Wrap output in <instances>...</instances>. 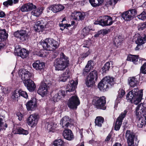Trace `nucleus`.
I'll list each match as a JSON object with an SVG mask.
<instances>
[{
    "instance_id": "f257e3e1",
    "label": "nucleus",
    "mask_w": 146,
    "mask_h": 146,
    "mask_svg": "<svg viewBox=\"0 0 146 146\" xmlns=\"http://www.w3.org/2000/svg\"><path fill=\"white\" fill-rule=\"evenodd\" d=\"M135 111L136 115L139 118L137 122L138 127L142 128V130L146 131V108L139 104Z\"/></svg>"
},
{
    "instance_id": "f03ea898",
    "label": "nucleus",
    "mask_w": 146,
    "mask_h": 146,
    "mask_svg": "<svg viewBox=\"0 0 146 146\" xmlns=\"http://www.w3.org/2000/svg\"><path fill=\"white\" fill-rule=\"evenodd\" d=\"M143 96V90H139L138 88H136L129 92L126 97L127 99L131 103L137 104L141 102Z\"/></svg>"
},
{
    "instance_id": "7ed1b4c3",
    "label": "nucleus",
    "mask_w": 146,
    "mask_h": 146,
    "mask_svg": "<svg viewBox=\"0 0 146 146\" xmlns=\"http://www.w3.org/2000/svg\"><path fill=\"white\" fill-rule=\"evenodd\" d=\"M115 78L111 76H106L104 78L98 83V88L100 90L104 92L108 91L113 87L115 82Z\"/></svg>"
},
{
    "instance_id": "20e7f679",
    "label": "nucleus",
    "mask_w": 146,
    "mask_h": 146,
    "mask_svg": "<svg viewBox=\"0 0 146 146\" xmlns=\"http://www.w3.org/2000/svg\"><path fill=\"white\" fill-rule=\"evenodd\" d=\"M106 98L105 96L100 97L94 96L92 98V103L97 109L105 110L106 109Z\"/></svg>"
},
{
    "instance_id": "39448f33",
    "label": "nucleus",
    "mask_w": 146,
    "mask_h": 146,
    "mask_svg": "<svg viewBox=\"0 0 146 146\" xmlns=\"http://www.w3.org/2000/svg\"><path fill=\"white\" fill-rule=\"evenodd\" d=\"M43 48L47 50H55L58 47V42L51 38H46L40 42Z\"/></svg>"
},
{
    "instance_id": "423d86ee",
    "label": "nucleus",
    "mask_w": 146,
    "mask_h": 146,
    "mask_svg": "<svg viewBox=\"0 0 146 146\" xmlns=\"http://www.w3.org/2000/svg\"><path fill=\"white\" fill-rule=\"evenodd\" d=\"M112 18L110 16L104 15L99 17L96 20L94 24L104 27L111 25L114 23Z\"/></svg>"
},
{
    "instance_id": "0eeeda50",
    "label": "nucleus",
    "mask_w": 146,
    "mask_h": 146,
    "mask_svg": "<svg viewBox=\"0 0 146 146\" xmlns=\"http://www.w3.org/2000/svg\"><path fill=\"white\" fill-rule=\"evenodd\" d=\"M98 78V73L96 70L91 72L87 76L85 80V84L88 87H92Z\"/></svg>"
},
{
    "instance_id": "6e6552de",
    "label": "nucleus",
    "mask_w": 146,
    "mask_h": 146,
    "mask_svg": "<svg viewBox=\"0 0 146 146\" xmlns=\"http://www.w3.org/2000/svg\"><path fill=\"white\" fill-rule=\"evenodd\" d=\"M137 14V11L135 9H130L122 13L121 16L126 21H130L132 20Z\"/></svg>"
},
{
    "instance_id": "1a4fd4ad",
    "label": "nucleus",
    "mask_w": 146,
    "mask_h": 146,
    "mask_svg": "<svg viewBox=\"0 0 146 146\" xmlns=\"http://www.w3.org/2000/svg\"><path fill=\"white\" fill-rule=\"evenodd\" d=\"M135 42L137 44L135 48L136 50H138L142 48L143 44L146 42V35L145 34H137Z\"/></svg>"
},
{
    "instance_id": "9d476101",
    "label": "nucleus",
    "mask_w": 146,
    "mask_h": 146,
    "mask_svg": "<svg viewBox=\"0 0 146 146\" xmlns=\"http://www.w3.org/2000/svg\"><path fill=\"white\" fill-rule=\"evenodd\" d=\"M78 84L77 80H72L70 81L67 85L66 90L65 91L66 95L70 96L74 94V91L77 88Z\"/></svg>"
},
{
    "instance_id": "9b49d317",
    "label": "nucleus",
    "mask_w": 146,
    "mask_h": 146,
    "mask_svg": "<svg viewBox=\"0 0 146 146\" xmlns=\"http://www.w3.org/2000/svg\"><path fill=\"white\" fill-rule=\"evenodd\" d=\"M80 104V102L77 96H72L69 99L67 103L68 107L71 109H76Z\"/></svg>"
},
{
    "instance_id": "f8f14e48",
    "label": "nucleus",
    "mask_w": 146,
    "mask_h": 146,
    "mask_svg": "<svg viewBox=\"0 0 146 146\" xmlns=\"http://www.w3.org/2000/svg\"><path fill=\"white\" fill-rule=\"evenodd\" d=\"M14 36L19 39L21 42H25L28 39L29 36L26 30H17L13 33Z\"/></svg>"
},
{
    "instance_id": "ddd939ff",
    "label": "nucleus",
    "mask_w": 146,
    "mask_h": 146,
    "mask_svg": "<svg viewBox=\"0 0 146 146\" xmlns=\"http://www.w3.org/2000/svg\"><path fill=\"white\" fill-rule=\"evenodd\" d=\"M15 53L18 56L25 58L28 56L29 51L24 48H21V46L17 44L15 47Z\"/></svg>"
},
{
    "instance_id": "4468645a",
    "label": "nucleus",
    "mask_w": 146,
    "mask_h": 146,
    "mask_svg": "<svg viewBox=\"0 0 146 146\" xmlns=\"http://www.w3.org/2000/svg\"><path fill=\"white\" fill-rule=\"evenodd\" d=\"M125 137L127 139L128 146H135L134 141L137 139L135 133L131 132L130 130H127L125 133Z\"/></svg>"
},
{
    "instance_id": "2eb2a0df",
    "label": "nucleus",
    "mask_w": 146,
    "mask_h": 146,
    "mask_svg": "<svg viewBox=\"0 0 146 146\" xmlns=\"http://www.w3.org/2000/svg\"><path fill=\"white\" fill-rule=\"evenodd\" d=\"M19 74L21 77L22 81L24 80L32 79L34 76L33 74L27 70L25 69H21L19 71Z\"/></svg>"
},
{
    "instance_id": "dca6fc26",
    "label": "nucleus",
    "mask_w": 146,
    "mask_h": 146,
    "mask_svg": "<svg viewBox=\"0 0 146 146\" xmlns=\"http://www.w3.org/2000/svg\"><path fill=\"white\" fill-rule=\"evenodd\" d=\"M127 112V110H125L117 118L114 126V129L115 130L118 131L119 129L122 125L123 120L125 117Z\"/></svg>"
},
{
    "instance_id": "f3484780",
    "label": "nucleus",
    "mask_w": 146,
    "mask_h": 146,
    "mask_svg": "<svg viewBox=\"0 0 146 146\" xmlns=\"http://www.w3.org/2000/svg\"><path fill=\"white\" fill-rule=\"evenodd\" d=\"M46 24V21L44 20H41L36 21L34 26L35 31L38 32H43Z\"/></svg>"
},
{
    "instance_id": "a211bd4d",
    "label": "nucleus",
    "mask_w": 146,
    "mask_h": 146,
    "mask_svg": "<svg viewBox=\"0 0 146 146\" xmlns=\"http://www.w3.org/2000/svg\"><path fill=\"white\" fill-rule=\"evenodd\" d=\"M60 55V58L56 59L54 64H70L69 58L66 56L63 52H61Z\"/></svg>"
},
{
    "instance_id": "6ab92c4d",
    "label": "nucleus",
    "mask_w": 146,
    "mask_h": 146,
    "mask_svg": "<svg viewBox=\"0 0 146 146\" xmlns=\"http://www.w3.org/2000/svg\"><path fill=\"white\" fill-rule=\"evenodd\" d=\"M25 86L31 92L34 91L36 88V86L33 81L31 79L24 80L23 81Z\"/></svg>"
},
{
    "instance_id": "aec40b11",
    "label": "nucleus",
    "mask_w": 146,
    "mask_h": 146,
    "mask_svg": "<svg viewBox=\"0 0 146 146\" xmlns=\"http://www.w3.org/2000/svg\"><path fill=\"white\" fill-rule=\"evenodd\" d=\"M37 100L33 98L28 101L26 104L27 110L28 111L34 110L37 107Z\"/></svg>"
},
{
    "instance_id": "412c9836",
    "label": "nucleus",
    "mask_w": 146,
    "mask_h": 146,
    "mask_svg": "<svg viewBox=\"0 0 146 146\" xmlns=\"http://www.w3.org/2000/svg\"><path fill=\"white\" fill-rule=\"evenodd\" d=\"M48 87V86L46 83L44 82H42L40 84L37 92L40 95L44 96L47 93Z\"/></svg>"
},
{
    "instance_id": "4be33fe9",
    "label": "nucleus",
    "mask_w": 146,
    "mask_h": 146,
    "mask_svg": "<svg viewBox=\"0 0 146 146\" xmlns=\"http://www.w3.org/2000/svg\"><path fill=\"white\" fill-rule=\"evenodd\" d=\"M38 121V115L36 114L30 115L27 119L28 124L32 127H34L36 125Z\"/></svg>"
},
{
    "instance_id": "5701e85b",
    "label": "nucleus",
    "mask_w": 146,
    "mask_h": 146,
    "mask_svg": "<svg viewBox=\"0 0 146 146\" xmlns=\"http://www.w3.org/2000/svg\"><path fill=\"white\" fill-rule=\"evenodd\" d=\"M62 135L65 139L68 141L72 140L74 139L72 131L68 129H66L63 131Z\"/></svg>"
},
{
    "instance_id": "b1692460",
    "label": "nucleus",
    "mask_w": 146,
    "mask_h": 146,
    "mask_svg": "<svg viewBox=\"0 0 146 146\" xmlns=\"http://www.w3.org/2000/svg\"><path fill=\"white\" fill-rule=\"evenodd\" d=\"M71 121V119L69 117L65 116L61 119L60 124L62 128L66 129L70 126Z\"/></svg>"
},
{
    "instance_id": "393cba45",
    "label": "nucleus",
    "mask_w": 146,
    "mask_h": 146,
    "mask_svg": "<svg viewBox=\"0 0 146 146\" xmlns=\"http://www.w3.org/2000/svg\"><path fill=\"white\" fill-rule=\"evenodd\" d=\"M66 96L64 90H60L52 98V100L54 102H57L64 98Z\"/></svg>"
},
{
    "instance_id": "a878e982",
    "label": "nucleus",
    "mask_w": 146,
    "mask_h": 146,
    "mask_svg": "<svg viewBox=\"0 0 146 146\" xmlns=\"http://www.w3.org/2000/svg\"><path fill=\"white\" fill-rule=\"evenodd\" d=\"M124 40L123 36L121 35L115 36L113 40V44L117 48L119 46L121 45Z\"/></svg>"
},
{
    "instance_id": "bb28decb",
    "label": "nucleus",
    "mask_w": 146,
    "mask_h": 146,
    "mask_svg": "<svg viewBox=\"0 0 146 146\" xmlns=\"http://www.w3.org/2000/svg\"><path fill=\"white\" fill-rule=\"evenodd\" d=\"M64 7L60 4L53 5L49 7V9L54 13H56L63 10Z\"/></svg>"
},
{
    "instance_id": "cd10ccee",
    "label": "nucleus",
    "mask_w": 146,
    "mask_h": 146,
    "mask_svg": "<svg viewBox=\"0 0 146 146\" xmlns=\"http://www.w3.org/2000/svg\"><path fill=\"white\" fill-rule=\"evenodd\" d=\"M47 130L48 132H56L58 133L59 132V129H56L54 123L52 122H47Z\"/></svg>"
},
{
    "instance_id": "c85d7f7f",
    "label": "nucleus",
    "mask_w": 146,
    "mask_h": 146,
    "mask_svg": "<svg viewBox=\"0 0 146 146\" xmlns=\"http://www.w3.org/2000/svg\"><path fill=\"white\" fill-rule=\"evenodd\" d=\"M70 74L69 69L67 68L66 71L60 76L59 81L63 82H66L70 77Z\"/></svg>"
},
{
    "instance_id": "c756f323",
    "label": "nucleus",
    "mask_w": 146,
    "mask_h": 146,
    "mask_svg": "<svg viewBox=\"0 0 146 146\" xmlns=\"http://www.w3.org/2000/svg\"><path fill=\"white\" fill-rule=\"evenodd\" d=\"M128 84L131 87L133 88L137 86L139 83L137 79L135 77H129L128 79Z\"/></svg>"
},
{
    "instance_id": "7c9ffc66",
    "label": "nucleus",
    "mask_w": 146,
    "mask_h": 146,
    "mask_svg": "<svg viewBox=\"0 0 146 146\" xmlns=\"http://www.w3.org/2000/svg\"><path fill=\"white\" fill-rule=\"evenodd\" d=\"M74 14L73 19L76 20L78 21L83 20H84L85 17V14L80 11L75 12L74 13Z\"/></svg>"
},
{
    "instance_id": "2f4dec72",
    "label": "nucleus",
    "mask_w": 146,
    "mask_h": 146,
    "mask_svg": "<svg viewBox=\"0 0 146 146\" xmlns=\"http://www.w3.org/2000/svg\"><path fill=\"white\" fill-rule=\"evenodd\" d=\"M139 58L138 55L129 54L127 56L126 60L132 62L134 64H135L138 61Z\"/></svg>"
},
{
    "instance_id": "473e14b6",
    "label": "nucleus",
    "mask_w": 146,
    "mask_h": 146,
    "mask_svg": "<svg viewBox=\"0 0 146 146\" xmlns=\"http://www.w3.org/2000/svg\"><path fill=\"white\" fill-rule=\"evenodd\" d=\"M89 1L92 7H96L101 6L103 3L104 0H89Z\"/></svg>"
},
{
    "instance_id": "72a5a7b5",
    "label": "nucleus",
    "mask_w": 146,
    "mask_h": 146,
    "mask_svg": "<svg viewBox=\"0 0 146 146\" xmlns=\"http://www.w3.org/2000/svg\"><path fill=\"white\" fill-rule=\"evenodd\" d=\"M8 36L5 29H0V42L6 40L8 38Z\"/></svg>"
},
{
    "instance_id": "f704fd0d",
    "label": "nucleus",
    "mask_w": 146,
    "mask_h": 146,
    "mask_svg": "<svg viewBox=\"0 0 146 146\" xmlns=\"http://www.w3.org/2000/svg\"><path fill=\"white\" fill-rule=\"evenodd\" d=\"M104 121V119L103 117L101 116H97L95 119V125L101 127L102 126V124Z\"/></svg>"
},
{
    "instance_id": "c9c22d12",
    "label": "nucleus",
    "mask_w": 146,
    "mask_h": 146,
    "mask_svg": "<svg viewBox=\"0 0 146 146\" xmlns=\"http://www.w3.org/2000/svg\"><path fill=\"white\" fill-rule=\"evenodd\" d=\"M35 9L32 11V15L36 17H38L42 13L43 10L42 7H39L38 8H35Z\"/></svg>"
},
{
    "instance_id": "e433bc0d",
    "label": "nucleus",
    "mask_w": 146,
    "mask_h": 146,
    "mask_svg": "<svg viewBox=\"0 0 146 146\" xmlns=\"http://www.w3.org/2000/svg\"><path fill=\"white\" fill-rule=\"evenodd\" d=\"M66 143L61 139L55 140L54 142V146H65Z\"/></svg>"
},
{
    "instance_id": "4c0bfd02",
    "label": "nucleus",
    "mask_w": 146,
    "mask_h": 146,
    "mask_svg": "<svg viewBox=\"0 0 146 146\" xmlns=\"http://www.w3.org/2000/svg\"><path fill=\"white\" fill-rule=\"evenodd\" d=\"M4 119L3 117L0 114V131L3 129H5L7 127V124L5 123L4 125Z\"/></svg>"
},
{
    "instance_id": "58836bf2",
    "label": "nucleus",
    "mask_w": 146,
    "mask_h": 146,
    "mask_svg": "<svg viewBox=\"0 0 146 146\" xmlns=\"http://www.w3.org/2000/svg\"><path fill=\"white\" fill-rule=\"evenodd\" d=\"M17 133H16L19 134H22L27 135L29 133L28 131L25 130L21 127H19L17 129Z\"/></svg>"
},
{
    "instance_id": "ea45409f",
    "label": "nucleus",
    "mask_w": 146,
    "mask_h": 146,
    "mask_svg": "<svg viewBox=\"0 0 146 146\" xmlns=\"http://www.w3.org/2000/svg\"><path fill=\"white\" fill-rule=\"evenodd\" d=\"M56 70H62L67 67L68 64H54Z\"/></svg>"
},
{
    "instance_id": "a19ab883",
    "label": "nucleus",
    "mask_w": 146,
    "mask_h": 146,
    "mask_svg": "<svg viewBox=\"0 0 146 146\" xmlns=\"http://www.w3.org/2000/svg\"><path fill=\"white\" fill-rule=\"evenodd\" d=\"M90 29L88 27L84 28L82 31L81 36L83 38H84L86 36L88 35L90 32Z\"/></svg>"
},
{
    "instance_id": "79ce46f5",
    "label": "nucleus",
    "mask_w": 146,
    "mask_h": 146,
    "mask_svg": "<svg viewBox=\"0 0 146 146\" xmlns=\"http://www.w3.org/2000/svg\"><path fill=\"white\" fill-rule=\"evenodd\" d=\"M112 135L113 133L111 131L106 137L104 140V141L107 143H108L110 141H111L112 143L113 141V138L112 137Z\"/></svg>"
},
{
    "instance_id": "37998d69",
    "label": "nucleus",
    "mask_w": 146,
    "mask_h": 146,
    "mask_svg": "<svg viewBox=\"0 0 146 146\" xmlns=\"http://www.w3.org/2000/svg\"><path fill=\"white\" fill-rule=\"evenodd\" d=\"M139 19L144 20L146 19V9H144L143 11L137 16Z\"/></svg>"
},
{
    "instance_id": "c03bdc74",
    "label": "nucleus",
    "mask_w": 146,
    "mask_h": 146,
    "mask_svg": "<svg viewBox=\"0 0 146 146\" xmlns=\"http://www.w3.org/2000/svg\"><path fill=\"white\" fill-rule=\"evenodd\" d=\"M119 0H109L106 2L105 5L107 7L109 6L110 5H115Z\"/></svg>"
},
{
    "instance_id": "a18cd8bd",
    "label": "nucleus",
    "mask_w": 146,
    "mask_h": 146,
    "mask_svg": "<svg viewBox=\"0 0 146 146\" xmlns=\"http://www.w3.org/2000/svg\"><path fill=\"white\" fill-rule=\"evenodd\" d=\"M45 64H32L33 67L35 68L36 70H44V68L45 67Z\"/></svg>"
},
{
    "instance_id": "49530a36",
    "label": "nucleus",
    "mask_w": 146,
    "mask_h": 146,
    "mask_svg": "<svg viewBox=\"0 0 146 146\" xmlns=\"http://www.w3.org/2000/svg\"><path fill=\"white\" fill-rule=\"evenodd\" d=\"M26 4L28 11H31L36 8V5H33L32 3H29Z\"/></svg>"
},
{
    "instance_id": "de8ad7c7",
    "label": "nucleus",
    "mask_w": 146,
    "mask_h": 146,
    "mask_svg": "<svg viewBox=\"0 0 146 146\" xmlns=\"http://www.w3.org/2000/svg\"><path fill=\"white\" fill-rule=\"evenodd\" d=\"M139 31H142L146 28V22L141 23L137 27Z\"/></svg>"
},
{
    "instance_id": "09e8293b",
    "label": "nucleus",
    "mask_w": 146,
    "mask_h": 146,
    "mask_svg": "<svg viewBox=\"0 0 146 146\" xmlns=\"http://www.w3.org/2000/svg\"><path fill=\"white\" fill-rule=\"evenodd\" d=\"M91 52V50L89 49L85 53H82L81 55V59L82 60L88 57Z\"/></svg>"
},
{
    "instance_id": "8fccbe9b",
    "label": "nucleus",
    "mask_w": 146,
    "mask_h": 146,
    "mask_svg": "<svg viewBox=\"0 0 146 146\" xmlns=\"http://www.w3.org/2000/svg\"><path fill=\"white\" fill-rule=\"evenodd\" d=\"M92 44L91 40L89 38L88 40L85 41L83 47L89 48Z\"/></svg>"
},
{
    "instance_id": "3c124183",
    "label": "nucleus",
    "mask_w": 146,
    "mask_h": 146,
    "mask_svg": "<svg viewBox=\"0 0 146 146\" xmlns=\"http://www.w3.org/2000/svg\"><path fill=\"white\" fill-rule=\"evenodd\" d=\"M3 5L5 7H7L8 6L13 5V0H7L4 2Z\"/></svg>"
},
{
    "instance_id": "603ef678",
    "label": "nucleus",
    "mask_w": 146,
    "mask_h": 146,
    "mask_svg": "<svg viewBox=\"0 0 146 146\" xmlns=\"http://www.w3.org/2000/svg\"><path fill=\"white\" fill-rule=\"evenodd\" d=\"M19 92L20 96H22L26 98L28 97V95L26 92L23 91L21 90H19Z\"/></svg>"
},
{
    "instance_id": "864d4df0",
    "label": "nucleus",
    "mask_w": 146,
    "mask_h": 146,
    "mask_svg": "<svg viewBox=\"0 0 146 146\" xmlns=\"http://www.w3.org/2000/svg\"><path fill=\"white\" fill-rule=\"evenodd\" d=\"M104 64L102 68V73H106L107 71H108L110 67V64Z\"/></svg>"
},
{
    "instance_id": "5fc2aeb1",
    "label": "nucleus",
    "mask_w": 146,
    "mask_h": 146,
    "mask_svg": "<svg viewBox=\"0 0 146 146\" xmlns=\"http://www.w3.org/2000/svg\"><path fill=\"white\" fill-rule=\"evenodd\" d=\"M90 65L89 64H86L85 66V69H84L83 72V75L85 76L90 71V69L89 67Z\"/></svg>"
},
{
    "instance_id": "6e6d98bb",
    "label": "nucleus",
    "mask_w": 146,
    "mask_h": 146,
    "mask_svg": "<svg viewBox=\"0 0 146 146\" xmlns=\"http://www.w3.org/2000/svg\"><path fill=\"white\" fill-rule=\"evenodd\" d=\"M140 70L141 73L146 74V64H143L141 67Z\"/></svg>"
},
{
    "instance_id": "4d7b16f0",
    "label": "nucleus",
    "mask_w": 146,
    "mask_h": 146,
    "mask_svg": "<svg viewBox=\"0 0 146 146\" xmlns=\"http://www.w3.org/2000/svg\"><path fill=\"white\" fill-rule=\"evenodd\" d=\"M20 9L22 12H28V10L27 4H24L20 8Z\"/></svg>"
},
{
    "instance_id": "13d9d810",
    "label": "nucleus",
    "mask_w": 146,
    "mask_h": 146,
    "mask_svg": "<svg viewBox=\"0 0 146 146\" xmlns=\"http://www.w3.org/2000/svg\"><path fill=\"white\" fill-rule=\"evenodd\" d=\"M53 51L52 57L54 58H56L59 54V51L55 50Z\"/></svg>"
},
{
    "instance_id": "bf43d9fd",
    "label": "nucleus",
    "mask_w": 146,
    "mask_h": 146,
    "mask_svg": "<svg viewBox=\"0 0 146 146\" xmlns=\"http://www.w3.org/2000/svg\"><path fill=\"white\" fill-rule=\"evenodd\" d=\"M125 93V90L122 88H120L118 92V94H119V95L123 96H124Z\"/></svg>"
},
{
    "instance_id": "052dcab7",
    "label": "nucleus",
    "mask_w": 146,
    "mask_h": 146,
    "mask_svg": "<svg viewBox=\"0 0 146 146\" xmlns=\"http://www.w3.org/2000/svg\"><path fill=\"white\" fill-rule=\"evenodd\" d=\"M139 60L138 62L139 64H142V63H143V64H146V60L145 59L139 57Z\"/></svg>"
},
{
    "instance_id": "680f3d73",
    "label": "nucleus",
    "mask_w": 146,
    "mask_h": 146,
    "mask_svg": "<svg viewBox=\"0 0 146 146\" xmlns=\"http://www.w3.org/2000/svg\"><path fill=\"white\" fill-rule=\"evenodd\" d=\"M17 115L18 117V119L19 121L22 120L23 117V114L20 112H18L17 114Z\"/></svg>"
},
{
    "instance_id": "e2e57ef3",
    "label": "nucleus",
    "mask_w": 146,
    "mask_h": 146,
    "mask_svg": "<svg viewBox=\"0 0 146 146\" xmlns=\"http://www.w3.org/2000/svg\"><path fill=\"white\" fill-rule=\"evenodd\" d=\"M19 90H15L13 92V95L15 96L16 98H18L19 96H20L19 94Z\"/></svg>"
},
{
    "instance_id": "0e129e2a",
    "label": "nucleus",
    "mask_w": 146,
    "mask_h": 146,
    "mask_svg": "<svg viewBox=\"0 0 146 146\" xmlns=\"http://www.w3.org/2000/svg\"><path fill=\"white\" fill-rule=\"evenodd\" d=\"M122 99L119 98L117 97V98L115 101V106H117L118 104L120 103Z\"/></svg>"
},
{
    "instance_id": "69168bd1",
    "label": "nucleus",
    "mask_w": 146,
    "mask_h": 146,
    "mask_svg": "<svg viewBox=\"0 0 146 146\" xmlns=\"http://www.w3.org/2000/svg\"><path fill=\"white\" fill-rule=\"evenodd\" d=\"M59 26L60 27V29L62 31H63L64 29L66 28V27L65 26V24L62 23H60Z\"/></svg>"
},
{
    "instance_id": "338daca9",
    "label": "nucleus",
    "mask_w": 146,
    "mask_h": 146,
    "mask_svg": "<svg viewBox=\"0 0 146 146\" xmlns=\"http://www.w3.org/2000/svg\"><path fill=\"white\" fill-rule=\"evenodd\" d=\"M102 33V32L100 31H98V33L94 35V37H98Z\"/></svg>"
},
{
    "instance_id": "774afa93",
    "label": "nucleus",
    "mask_w": 146,
    "mask_h": 146,
    "mask_svg": "<svg viewBox=\"0 0 146 146\" xmlns=\"http://www.w3.org/2000/svg\"><path fill=\"white\" fill-rule=\"evenodd\" d=\"M5 15V12L2 11H0V17H4Z\"/></svg>"
}]
</instances>
